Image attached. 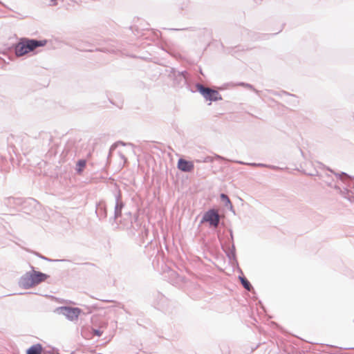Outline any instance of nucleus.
<instances>
[{
	"label": "nucleus",
	"mask_w": 354,
	"mask_h": 354,
	"mask_svg": "<svg viewBox=\"0 0 354 354\" xmlns=\"http://www.w3.org/2000/svg\"><path fill=\"white\" fill-rule=\"evenodd\" d=\"M46 44V40L38 41L22 38L15 46V54L17 57H21L34 50L37 47L44 46Z\"/></svg>",
	"instance_id": "obj_1"
},
{
	"label": "nucleus",
	"mask_w": 354,
	"mask_h": 354,
	"mask_svg": "<svg viewBox=\"0 0 354 354\" xmlns=\"http://www.w3.org/2000/svg\"><path fill=\"white\" fill-rule=\"evenodd\" d=\"M48 275L40 272L33 271L25 274L20 279V285L24 288H29L47 279Z\"/></svg>",
	"instance_id": "obj_2"
},
{
	"label": "nucleus",
	"mask_w": 354,
	"mask_h": 354,
	"mask_svg": "<svg viewBox=\"0 0 354 354\" xmlns=\"http://www.w3.org/2000/svg\"><path fill=\"white\" fill-rule=\"evenodd\" d=\"M198 90L206 100L212 102L222 100L221 95L216 90L205 87L203 85H198Z\"/></svg>",
	"instance_id": "obj_3"
},
{
	"label": "nucleus",
	"mask_w": 354,
	"mask_h": 354,
	"mask_svg": "<svg viewBox=\"0 0 354 354\" xmlns=\"http://www.w3.org/2000/svg\"><path fill=\"white\" fill-rule=\"evenodd\" d=\"M61 312L68 319H70L71 321H74V320L77 319L82 310L79 308L62 307Z\"/></svg>",
	"instance_id": "obj_4"
},
{
	"label": "nucleus",
	"mask_w": 354,
	"mask_h": 354,
	"mask_svg": "<svg viewBox=\"0 0 354 354\" xmlns=\"http://www.w3.org/2000/svg\"><path fill=\"white\" fill-rule=\"evenodd\" d=\"M203 221L209 222L211 225L216 227L219 222V216L216 211L209 210L204 215Z\"/></svg>",
	"instance_id": "obj_5"
},
{
	"label": "nucleus",
	"mask_w": 354,
	"mask_h": 354,
	"mask_svg": "<svg viewBox=\"0 0 354 354\" xmlns=\"http://www.w3.org/2000/svg\"><path fill=\"white\" fill-rule=\"evenodd\" d=\"M194 163L191 161H188L183 158L179 159L178 161V168L183 171H192L194 169Z\"/></svg>",
	"instance_id": "obj_6"
},
{
	"label": "nucleus",
	"mask_w": 354,
	"mask_h": 354,
	"mask_svg": "<svg viewBox=\"0 0 354 354\" xmlns=\"http://www.w3.org/2000/svg\"><path fill=\"white\" fill-rule=\"evenodd\" d=\"M43 348L41 344H37L30 346L26 351V354H41Z\"/></svg>",
	"instance_id": "obj_7"
},
{
	"label": "nucleus",
	"mask_w": 354,
	"mask_h": 354,
	"mask_svg": "<svg viewBox=\"0 0 354 354\" xmlns=\"http://www.w3.org/2000/svg\"><path fill=\"white\" fill-rule=\"evenodd\" d=\"M86 165L85 160H80L76 165V170L78 174H82Z\"/></svg>",
	"instance_id": "obj_8"
},
{
	"label": "nucleus",
	"mask_w": 354,
	"mask_h": 354,
	"mask_svg": "<svg viewBox=\"0 0 354 354\" xmlns=\"http://www.w3.org/2000/svg\"><path fill=\"white\" fill-rule=\"evenodd\" d=\"M240 279H241V283L243 286V287L246 290H250L252 286H251V284L250 283V282L244 277H241Z\"/></svg>",
	"instance_id": "obj_9"
},
{
	"label": "nucleus",
	"mask_w": 354,
	"mask_h": 354,
	"mask_svg": "<svg viewBox=\"0 0 354 354\" xmlns=\"http://www.w3.org/2000/svg\"><path fill=\"white\" fill-rule=\"evenodd\" d=\"M221 198L222 201L226 203V205L230 204V201L227 195L222 194L221 195Z\"/></svg>",
	"instance_id": "obj_10"
},
{
	"label": "nucleus",
	"mask_w": 354,
	"mask_h": 354,
	"mask_svg": "<svg viewBox=\"0 0 354 354\" xmlns=\"http://www.w3.org/2000/svg\"><path fill=\"white\" fill-rule=\"evenodd\" d=\"M93 334L96 336H101L102 333L99 330H93Z\"/></svg>",
	"instance_id": "obj_11"
}]
</instances>
